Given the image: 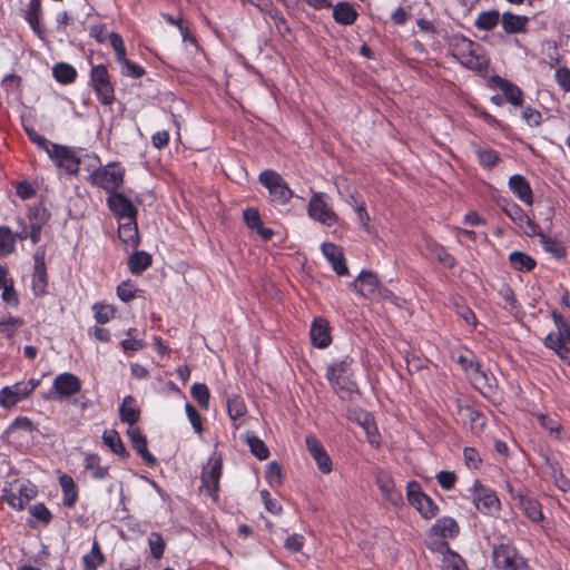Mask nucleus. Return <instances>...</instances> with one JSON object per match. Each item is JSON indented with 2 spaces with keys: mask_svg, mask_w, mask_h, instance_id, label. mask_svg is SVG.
Masks as SVG:
<instances>
[{
  "mask_svg": "<svg viewBox=\"0 0 570 570\" xmlns=\"http://www.w3.org/2000/svg\"><path fill=\"white\" fill-rule=\"evenodd\" d=\"M556 80L558 85L567 92L570 91V69L560 67L556 70Z\"/></svg>",
  "mask_w": 570,
  "mask_h": 570,
  "instance_id": "774afa93",
  "label": "nucleus"
},
{
  "mask_svg": "<svg viewBox=\"0 0 570 570\" xmlns=\"http://www.w3.org/2000/svg\"><path fill=\"white\" fill-rule=\"evenodd\" d=\"M124 169L116 165H107L105 167H100L96 169L90 175V183L96 185L107 193L112 194L116 193L122 186L124 183Z\"/></svg>",
  "mask_w": 570,
  "mask_h": 570,
  "instance_id": "0eeeda50",
  "label": "nucleus"
},
{
  "mask_svg": "<svg viewBox=\"0 0 570 570\" xmlns=\"http://www.w3.org/2000/svg\"><path fill=\"white\" fill-rule=\"evenodd\" d=\"M108 38H109L111 47L115 50L116 60L119 63L126 59V48L124 45V40L120 37V35H118L117 32H111Z\"/></svg>",
  "mask_w": 570,
  "mask_h": 570,
  "instance_id": "052dcab7",
  "label": "nucleus"
},
{
  "mask_svg": "<svg viewBox=\"0 0 570 570\" xmlns=\"http://www.w3.org/2000/svg\"><path fill=\"white\" fill-rule=\"evenodd\" d=\"M540 243L544 250L550 253L553 257L559 259L566 256V247L558 239L540 234Z\"/></svg>",
  "mask_w": 570,
  "mask_h": 570,
  "instance_id": "a18cd8bd",
  "label": "nucleus"
},
{
  "mask_svg": "<svg viewBox=\"0 0 570 570\" xmlns=\"http://www.w3.org/2000/svg\"><path fill=\"white\" fill-rule=\"evenodd\" d=\"M528 18L525 16H518L511 12L502 14L501 24L507 33H518L525 30Z\"/></svg>",
  "mask_w": 570,
  "mask_h": 570,
  "instance_id": "2f4dec72",
  "label": "nucleus"
},
{
  "mask_svg": "<svg viewBox=\"0 0 570 570\" xmlns=\"http://www.w3.org/2000/svg\"><path fill=\"white\" fill-rule=\"evenodd\" d=\"M151 262L153 258L150 254L144 250H139L130 255L128 259V266L131 274L140 275L151 265Z\"/></svg>",
  "mask_w": 570,
  "mask_h": 570,
  "instance_id": "f704fd0d",
  "label": "nucleus"
},
{
  "mask_svg": "<svg viewBox=\"0 0 570 570\" xmlns=\"http://www.w3.org/2000/svg\"><path fill=\"white\" fill-rule=\"evenodd\" d=\"M191 396L199 403L204 409H208L209 405V390L204 383H195L190 389Z\"/></svg>",
  "mask_w": 570,
  "mask_h": 570,
  "instance_id": "5fc2aeb1",
  "label": "nucleus"
},
{
  "mask_svg": "<svg viewBox=\"0 0 570 570\" xmlns=\"http://www.w3.org/2000/svg\"><path fill=\"white\" fill-rule=\"evenodd\" d=\"M472 500L475 508L484 513H493L499 511L500 501L495 492L475 480L472 487Z\"/></svg>",
  "mask_w": 570,
  "mask_h": 570,
  "instance_id": "4468645a",
  "label": "nucleus"
},
{
  "mask_svg": "<svg viewBox=\"0 0 570 570\" xmlns=\"http://www.w3.org/2000/svg\"><path fill=\"white\" fill-rule=\"evenodd\" d=\"M478 159L483 167L492 168L499 160V154L493 149H479Z\"/></svg>",
  "mask_w": 570,
  "mask_h": 570,
  "instance_id": "13d9d810",
  "label": "nucleus"
},
{
  "mask_svg": "<svg viewBox=\"0 0 570 570\" xmlns=\"http://www.w3.org/2000/svg\"><path fill=\"white\" fill-rule=\"evenodd\" d=\"M456 362L478 391L483 395H489L493 392L495 377L482 368L472 352L466 351L460 354Z\"/></svg>",
  "mask_w": 570,
  "mask_h": 570,
  "instance_id": "f257e3e1",
  "label": "nucleus"
},
{
  "mask_svg": "<svg viewBox=\"0 0 570 570\" xmlns=\"http://www.w3.org/2000/svg\"><path fill=\"white\" fill-rule=\"evenodd\" d=\"M30 513L36 518L38 519L39 521H41L42 523L45 524H48L51 519H52V514L51 512L49 511V509L42 504V503H38V504H35L30 508Z\"/></svg>",
  "mask_w": 570,
  "mask_h": 570,
  "instance_id": "0e129e2a",
  "label": "nucleus"
},
{
  "mask_svg": "<svg viewBox=\"0 0 570 570\" xmlns=\"http://www.w3.org/2000/svg\"><path fill=\"white\" fill-rule=\"evenodd\" d=\"M81 389L80 380L71 373L58 374L52 384V392L57 399L69 397L77 394Z\"/></svg>",
  "mask_w": 570,
  "mask_h": 570,
  "instance_id": "6ab92c4d",
  "label": "nucleus"
},
{
  "mask_svg": "<svg viewBox=\"0 0 570 570\" xmlns=\"http://www.w3.org/2000/svg\"><path fill=\"white\" fill-rule=\"evenodd\" d=\"M425 244L429 253L434 256L444 267L453 268L455 266V258L449 254L442 245L432 239H426Z\"/></svg>",
  "mask_w": 570,
  "mask_h": 570,
  "instance_id": "72a5a7b5",
  "label": "nucleus"
},
{
  "mask_svg": "<svg viewBox=\"0 0 570 570\" xmlns=\"http://www.w3.org/2000/svg\"><path fill=\"white\" fill-rule=\"evenodd\" d=\"M461 414L469 421L471 430L481 432L485 425V416L480 411L466 405L460 409Z\"/></svg>",
  "mask_w": 570,
  "mask_h": 570,
  "instance_id": "ea45409f",
  "label": "nucleus"
},
{
  "mask_svg": "<svg viewBox=\"0 0 570 570\" xmlns=\"http://www.w3.org/2000/svg\"><path fill=\"white\" fill-rule=\"evenodd\" d=\"M376 484L389 500H394V481L389 472L379 471L376 474Z\"/></svg>",
  "mask_w": 570,
  "mask_h": 570,
  "instance_id": "3c124183",
  "label": "nucleus"
},
{
  "mask_svg": "<svg viewBox=\"0 0 570 570\" xmlns=\"http://www.w3.org/2000/svg\"><path fill=\"white\" fill-rule=\"evenodd\" d=\"M38 490L33 484H21L17 491L13 489L7 494V502L17 510H22L37 495Z\"/></svg>",
  "mask_w": 570,
  "mask_h": 570,
  "instance_id": "412c9836",
  "label": "nucleus"
},
{
  "mask_svg": "<svg viewBox=\"0 0 570 570\" xmlns=\"http://www.w3.org/2000/svg\"><path fill=\"white\" fill-rule=\"evenodd\" d=\"M26 132H27L29 139L33 144H36L39 148L45 150L47 154H48V150H50V148H52V146L55 145V142H51L46 137L38 134L33 128L26 127Z\"/></svg>",
  "mask_w": 570,
  "mask_h": 570,
  "instance_id": "680f3d73",
  "label": "nucleus"
},
{
  "mask_svg": "<svg viewBox=\"0 0 570 570\" xmlns=\"http://www.w3.org/2000/svg\"><path fill=\"white\" fill-rule=\"evenodd\" d=\"M227 411L230 420L235 423L237 419L244 416L247 412L244 400L234 395L227 400Z\"/></svg>",
  "mask_w": 570,
  "mask_h": 570,
  "instance_id": "09e8293b",
  "label": "nucleus"
},
{
  "mask_svg": "<svg viewBox=\"0 0 570 570\" xmlns=\"http://www.w3.org/2000/svg\"><path fill=\"white\" fill-rule=\"evenodd\" d=\"M522 118L531 127H538L542 121V115L532 107H525L522 111Z\"/></svg>",
  "mask_w": 570,
  "mask_h": 570,
  "instance_id": "338daca9",
  "label": "nucleus"
},
{
  "mask_svg": "<svg viewBox=\"0 0 570 570\" xmlns=\"http://www.w3.org/2000/svg\"><path fill=\"white\" fill-rule=\"evenodd\" d=\"M128 436L130 439L132 448L141 456L144 462L153 466L156 463V458L147 449V440L138 428H129Z\"/></svg>",
  "mask_w": 570,
  "mask_h": 570,
  "instance_id": "b1692460",
  "label": "nucleus"
},
{
  "mask_svg": "<svg viewBox=\"0 0 570 570\" xmlns=\"http://www.w3.org/2000/svg\"><path fill=\"white\" fill-rule=\"evenodd\" d=\"M259 183L268 189L273 203L285 205L293 197V191L284 178L276 171L266 169L258 176Z\"/></svg>",
  "mask_w": 570,
  "mask_h": 570,
  "instance_id": "39448f33",
  "label": "nucleus"
},
{
  "mask_svg": "<svg viewBox=\"0 0 570 570\" xmlns=\"http://www.w3.org/2000/svg\"><path fill=\"white\" fill-rule=\"evenodd\" d=\"M442 560V570H466L465 561L456 553L446 551Z\"/></svg>",
  "mask_w": 570,
  "mask_h": 570,
  "instance_id": "864d4df0",
  "label": "nucleus"
},
{
  "mask_svg": "<svg viewBox=\"0 0 570 570\" xmlns=\"http://www.w3.org/2000/svg\"><path fill=\"white\" fill-rule=\"evenodd\" d=\"M334 20L341 24H352L356 20L357 12L352 4L340 2L333 8Z\"/></svg>",
  "mask_w": 570,
  "mask_h": 570,
  "instance_id": "c9c22d12",
  "label": "nucleus"
},
{
  "mask_svg": "<svg viewBox=\"0 0 570 570\" xmlns=\"http://www.w3.org/2000/svg\"><path fill=\"white\" fill-rule=\"evenodd\" d=\"M244 220L248 228L256 230L262 224V218L256 208L249 207L244 210Z\"/></svg>",
  "mask_w": 570,
  "mask_h": 570,
  "instance_id": "e2e57ef3",
  "label": "nucleus"
},
{
  "mask_svg": "<svg viewBox=\"0 0 570 570\" xmlns=\"http://www.w3.org/2000/svg\"><path fill=\"white\" fill-rule=\"evenodd\" d=\"M499 11L490 10L481 12L478 16L474 24L479 30L490 31L499 23Z\"/></svg>",
  "mask_w": 570,
  "mask_h": 570,
  "instance_id": "37998d69",
  "label": "nucleus"
},
{
  "mask_svg": "<svg viewBox=\"0 0 570 570\" xmlns=\"http://www.w3.org/2000/svg\"><path fill=\"white\" fill-rule=\"evenodd\" d=\"M148 544L150 548L151 556L155 559H160L165 550V542L163 540V537L157 532L150 533L148 538Z\"/></svg>",
  "mask_w": 570,
  "mask_h": 570,
  "instance_id": "6e6d98bb",
  "label": "nucleus"
},
{
  "mask_svg": "<svg viewBox=\"0 0 570 570\" xmlns=\"http://www.w3.org/2000/svg\"><path fill=\"white\" fill-rule=\"evenodd\" d=\"M86 570H96L105 561L97 540L94 541L91 551L82 558Z\"/></svg>",
  "mask_w": 570,
  "mask_h": 570,
  "instance_id": "c03bdc74",
  "label": "nucleus"
},
{
  "mask_svg": "<svg viewBox=\"0 0 570 570\" xmlns=\"http://www.w3.org/2000/svg\"><path fill=\"white\" fill-rule=\"evenodd\" d=\"M118 236L124 244L136 248L139 244L136 219L121 220L118 228Z\"/></svg>",
  "mask_w": 570,
  "mask_h": 570,
  "instance_id": "bb28decb",
  "label": "nucleus"
},
{
  "mask_svg": "<svg viewBox=\"0 0 570 570\" xmlns=\"http://www.w3.org/2000/svg\"><path fill=\"white\" fill-rule=\"evenodd\" d=\"M307 214L312 219L327 226L336 222V214L328 205L324 193H313L308 202Z\"/></svg>",
  "mask_w": 570,
  "mask_h": 570,
  "instance_id": "f8f14e48",
  "label": "nucleus"
},
{
  "mask_svg": "<svg viewBox=\"0 0 570 570\" xmlns=\"http://www.w3.org/2000/svg\"><path fill=\"white\" fill-rule=\"evenodd\" d=\"M47 289V272L43 259V253H36L35 268L32 275V291L36 296H41Z\"/></svg>",
  "mask_w": 570,
  "mask_h": 570,
  "instance_id": "393cba45",
  "label": "nucleus"
},
{
  "mask_svg": "<svg viewBox=\"0 0 570 570\" xmlns=\"http://www.w3.org/2000/svg\"><path fill=\"white\" fill-rule=\"evenodd\" d=\"M537 420L541 428L547 430L552 438L557 440L563 439V428L559 419L547 414H538Z\"/></svg>",
  "mask_w": 570,
  "mask_h": 570,
  "instance_id": "e433bc0d",
  "label": "nucleus"
},
{
  "mask_svg": "<svg viewBox=\"0 0 570 570\" xmlns=\"http://www.w3.org/2000/svg\"><path fill=\"white\" fill-rule=\"evenodd\" d=\"M102 441L110 451L118 456L126 459L129 456L118 432L116 430H106L102 434Z\"/></svg>",
  "mask_w": 570,
  "mask_h": 570,
  "instance_id": "473e14b6",
  "label": "nucleus"
},
{
  "mask_svg": "<svg viewBox=\"0 0 570 570\" xmlns=\"http://www.w3.org/2000/svg\"><path fill=\"white\" fill-rule=\"evenodd\" d=\"M48 156L53 161V164L66 174H78L80 157L75 148L55 144L52 148L48 150Z\"/></svg>",
  "mask_w": 570,
  "mask_h": 570,
  "instance_id": "1a4fd4ad",
  "label": "nucleus"
},
{
  "mask_svg": "<svg viewBox=\"0 0 570 570\" xmlns=\"http://www.w3.org/2000/svg\"><path fill=\"white\" fill-rule=\"evenodd\" d=\"M16 236L8 226H0V254L10 255L14 250Z\"/></svg>",
  "mask_w": 570,
  "mask_h": 570,
  "instance_id": "de8ad7c7",
  "label": "nucleus"
},
{
  "mask_svg": "<svg viewBox=\"0 0 570 570\" xmlns=\"http://www.w3.org/2000/svg\"><path fill=\"white\" fill-rule=\"evenodd\" d=\"M557 332H552L544 338L548 348L553 350L562 360L570 356V320L556 316Z\"/></svg>",
  "mask_w": 570,
  "mask_h": 570,
  "instance_id": "423d86ee",
  "label": "nucleus"
},
{
  "mask_svg": "<svg viewBox=\"0 0 570 570\" xmlns=\"http://www.w3.org/2000/svg\"><path fill=\"white\" fill-rule=\"evenodd\" d=\"M95 313V320L100 324L108 323L116 313V308L112 305L105 303H96L92 306Z\"/></svg>",
  "mask_w": 570,
  "mask_h": 570,
  "instance_id": "603ef678",
  "label": "nucleus"
},
{
  "mask_svg": "<svg viewBox=\"0 0 570 570\" xmlns=\"http://www.w3.org/2000/svg\"><path fill=\"white\" fill-rule=\"evenodd\" d=\"M59 484L63 493V504L68 508H72L78 499V490L73 479L68 474H62L59 478Z\"/></svg>",
  "mask_w": 570,
  "mask_h": 570,
  "instance_id": "7c9ffc66",
  "label": "nucleus"
},
{
  "mask_svg": "<svg viewBox=\"0 0 570 570\" xmlns=\"http://www.w3.org/2000/svg\"><path fill=\"white\" fill-rule=\"evenodd\" d=\"M497 83L499 89L503 92L507 101L514 106H520L522 104L523 92L518 86L500 77L497 79Z\"/></svg>",
  "mask_w": 570,
  "mask_h": 570,
  "instance_id": "c756f323",
  "label": "nucleus"
},
{
  "mask_svg": "<svg viewBox=\"0 0 570 570\" xmlns=\"http://www.w3.org/2000/svg\"><path fill=\"white\" fill-rule=\"evenodd\" d=\"M140 411L136 406V401L131 395L124 397L119 407V417L124 423L129 424L130 428L139 420Z\"/></svg>",
  "mask_w": 570,
  "mask_h": 570,
  "instance_id": "c85d7f7f",
  "label": "nucleus"
},
{
  "mask_svg": "<svg viewBox=\"0 0 570 570\" xmlns=\"http://www.w3.org/2000/svg\"><path fill=\"white\" fill-rule=\"evenodd\" d=\"M459 530V524L453 518L444 517L439 519L433 525L432 532H434L435 535H439L442 540L432 542L431 548L439 551H449V544L445 539H452L456 537Z\"/></svg>",
  "mask_w": 570,
  "mask_h": 570,
  "instance_id": "dca6fc26",
  "label": "nucleus"
},
{
  "mask_svg": "<svg viewBox=\"0 0 570 570\" xmlns=\"http://www.w3.org/2000/svg\"><path fill=\"white\" fill-rule=\"evenodd\" d=\"M85 468L91 472V476L96 480H102L109 475L108 468L100 465V458L97 454H88L86 456Z\"/></svg>",
  "mask_w": 570,
  "mask_h": 570,
  "instance_id": "a19ab883",
  "label": "nucleus"
},
{
  "mask_svg": "<svg viewBox=\"0 0 570 570\" xmlns=\"http://www.w3.org/2000/svg\"><path fill=\"white\" fill-rule=\"evenodd\" d=\"M52 73L55 79L60 83L73 82L77 76L76 69L71 65L65 62L57 63L52 68Z\"/></svg>",
  "mask_w": 570,
  "mask_h": 570,
  "instance_id": "79ce46f5",
  "label": "nucleus"
},
{
  "mask_svg": "<svg viewBox=\"0 0 570 570\" xmlns=\"http://www.w3.org/2000/svg\"><path fill=\"white\" fill-rule=\"evenodd\" d=\"M322 252L338 275H347L348 268L342 249L333 243H324Z\"/></svg>",
  "mask_w": 570,
  "mask_h": 570,
  "instance_id": "5701e85b",
  "label": "nucleus"
},
{
  "mask_svg": "<svg viewBox=\"0 0 570 570\" xmlns=\"http://www.w3.org/2000/svg\"><path fill=\"white\" fill-rule=\"evenodd\" d=\"M245 442L250 449V452L261 461L268 459L269 451L265 443L257 436L246 434L244 436Z\"/></svg>",
  "mask_w": 570,
  "mask_h": 570,
  "instance_id": "49530a36",
  "label": "nucleus"
},
{
  "mask_svg": "<svg viewBox=\"0 0 570 570\" xmlns=\"http://www.w3.org/2000/svg\"><path fill=\"white\" fill-rule=\"evenodd\" d=\"M351 365L352 358L345 357L333 363L326 370V377L341 399L350 397L357 391V384L352 379Z\"/></svg>",
  "mask_w": 570,
  "mask_h": 570,
  "instance_id": "f03ea898",
  "label": "nucleus"
},
{
  "mask_svg": "<svg viewBox=\"0 0 570 570\" xmlns=\"http://www.w3.org/2000/svg\"><path fill=\"white\" fill-rule=\"evenodd\" d=\"M509 490L515 505L521 509L532 522L542 521V508L534 497L530 495L529 492L524 489L514 491L512 487H509Z\"/></svg>",
  "mask_w": 570,
  "mask_h": 570,
  "instance_id": "2eb2a0df",
  "label": "nucleus"
},
{
  "mask_svg": "<svg viewBox=\"0 0 570 570\" xmlns=\"http://www.w3.org/2000/svg\"><path fill=\"white\" fill-rule=\"evenodd\" d=\"M305 443L320 471L324 474L330 473L332 471V460L322 443L314 435H307Z\"/></svg>",
  "mask_w": 570,
  "mask_h": 570,
  "instance_id": "aec40b11",
  "label": "nucleus"
},
{
  "mask_svg": "<svg viewBox=\"0 0 570 570\" xmlns=\"http://www.w3.org/2000/svg\"><path fill=\"white\" fill-rule=\"evenodd\" d=\"M511 266L519 272H530L535 267V261L522 252H512L509 255Z\"/></svg>",
  "mask_w": 570,
  "mask_h": 570,
  "instance_id": "58836bf2",
  "label": "nucleus"
},
{
  "mask_svg": "<svg viewBox=\"0 0 570 570\" xmlns=\"http://www.w3.org/2000/svg\"><path fill=\"white\" fill-rule=\"evenodd\" d=\"M266 480L271 485H281L283 482L282 469L277 462H269L265 471Z\"/></svg>",
  "mask_w": 570,
  "mask_h": 570,
  "instance_id": "4d7b16f0",
  "label": "nucleus"
},
{
  "mask_svg": "<svg viewBox=\"0 0 570 570\" xmlns=\"http://www.w3.org/2000/svg\"><path fill=\"white\" fill-rule=\"evenodd\" d=\"M512 193L527 205L533 202V195L529 181L522 175H513L509 179Z\"/></svg>",
  "mask_w": 570,
  "mask_h": 570,
  "instance_id": "a878e982",
  "label": "nucleus"
},
{
  "mask_svg": "<svg viewBox=\"0 0 570 570\" xmlns=\"http://www.w3.org/2000/svg\"><path fill=\"white\" fill-rule=\"evenodd\" d=\"M119 65L121 66V73L124 76L131 78H140L145 75V69L141 66L130 61L127 58L119 62Z\"/></svg>",
  "mask_w": 570,
  "mask_h": 570,
  "instance_id": "bf43d9fd",
  "label": "nucleus"
},
{
  "mask_svg": "<svg viewBox=\"0 0 570 570\" xmlns=\"http://www.w3.org/2000/svg\"><path fill=\"white\" fill-rule=\"evenodd\" d=\"M222 476V460L210 459L202 473V484L208 491L209 495L216 500L219 491V480Z\"/></svg>",
  "mask_w": 570,
  "mask_h": 570,
  "instance_id": "f3484780",
  "label": "nucleus"
},
{
  "mask_svg": "<svg viewBox=\"0 0 570 570\" xmlns=\"http://www.w3.org/2000/svg\"><path fill=\"white\" fill-rule=\"evenodd\" d=\"M41 2L40 0H30L26 10V20L29 26L41 39L46 36V30L40 24Z\"/></svg>",
  "mask_w": 570,
  "mask_h": 570,
  "instance_id": "cd10ccee",
  "label": "nucleus"
},
{
  "mask_svg": "<svg viewBox=\"0 0 570 570\" xmlns=\"http://www.w3.org/2000/svg\"><path fill=\"white\" fill-rule=\"evenodd\" d=\"M503 212L520 228H524V224L529 223V216L517 204H508L503 207Z\"/></svg>",
  "mask_w": 570,
  "mask_h": 570,
  "instance_id": "8fccbe9b",
  "label": "nucleus"
},
{
  "mask_svg": "<svg viewBox=\"0 0 570 570\" xmlns=\"http://www.w3.org/2000/svg\"><path fill=\"white\" fill-rule=\"evenodd\" d=\"M90 78L99 101L102 105H110L115 100V91L107 67L105 65L94 66Z\"/></svg>",
  "mask_w": 570,
  "mask_h": 570,
  "instance_id": "9d476101",
  "label": "nucleus"
},
{
  "mask_svg": "<svg viewBox=\"0 0 570 570\" xmlns=\"http://www.w3.org/2000/svg\"><path fill=\"white\" fill-rule=\"evenodd\" d=\"M32 216L33 219L28 234L32 244L36 245L40 240L41 226L48 219L49 215L46 209L37 207L35 208Z\"/></svg>",
  "mask_w": 570,
  "mask_h": 570,
  "instance_id": "4c0bfd02",
  "label": "nucleus"
},
{
  "mask_svg": "<svg viewBox=\"0 0 570 570\" xmlns=\"http://www.w3.org/2000/svg\"><path fill=\"white\" fill-rule=\"evenodd\" d=\"M492 560L498 570H521L525 567L523 558L509 542L493 546Z\"/></svg>",
  "mask_w": 570,
  "mask_h": 570,
  "instance_id": "6e6552de",
  "label": "nucleus"
},
{
  "mask_svg": "<svg viewBox=\"0 0 570 570\" xmlns=\"http://www.w3.org/2000/svg\"><path fill=\"white\" fill-rule=\"evenodd\" d=\"M32 429V422L27 416H19L9 425V428L6 430V434L9 435L16 430L31 432Z\"/></svg>",
  "mask_w": 570,
  "mask_h": 570,
  "instance_id": "69168bd1",
  "label": "nucleus"
},
{
  "mask_svg": "<svg viewBox=\"0 0 570 570\" xmlns=\"http://www.w3.org/2000/svg\"><path fill=\"white\" fill-rule=\"evenodd\" d=\"M451 46L452 56L455 57L462 66L478 71L485 68L487 61L484 57L480 55V45L465 37H455Z\"/></svg>",
  "mask_w": 570,
  "mask_h": 570,
  "instance_id": "7ed1b4c3",
  "label": "nucleus"
},
{
  "mask_svg": "<svg viewBox=\"0 0 570 570\" xmlns=\"http://www.w3.org/2000/svg\"><path fill=\"white\" fill-rule=\"evenodd\" d=\"M352 286L357 294L371 301L395 298L392 292L380 285L376 275L370 271H363Z\"/></svg>",
  "mask_w": 570,
  "mask_h": 570,
  "instance_id": "20e7f679",
  "label": "nucleus"
},
{
  "mask_svg": "<svg viewBox=\"0 0 570 570\" xmlns=\"http://www.w3.org/2000/svg\"><path fill=\"white\" fill-rule=\"evenodd\" d=\"M39 381L29 380L28 382H18L10 386H4L0 391V406L10 409L21 400L28 397L38 386Z\"/></svg>",
  "mask_w": 570,
  "mask_h": 570,
  "instance_id": "9b49d317",
  "label": "nucleus"
},
{
  "mask_svg": "<svg viewBox=\"0 0 570 570\" xmlns=\"http://www.w3.org/2000/svg\"><path fill=\"white\" fill-rule=\"evenodd\" d=\"M309 335L315 347H327L332 341L328 322L323 317H316L312 323Z\"/></svg>",
  "mask_w": 570,
  "mask_h": 570,
  "instance_id": "4be33fe9",
  "label": "nucleus"
},
{
  "mask_svg": "<svg viewBox=\"0 0 570 570\" xmlns=\"http://www.w3.org/2000/svg\"><path fill=\"white\" fill-rule=\"evenodd\" d=\"M407 500L420 514L425 519H431L438 513V505L433 500L422 492L420 485L416 482H410L407 484Z\"/></svg>",
  "mask_w": 570,
  "mask_h": 570,
  "instance_id": "ddd939ff",
  "label": "nucleus"
},
{
  "mask_svg": "<svg viewBox=\"0 0 570 570\" xmlns=\"http://www.w3.org/2000/svg\"><path fill=\"white\" fill-rule=\"evenodd\" d=\"M109 209L119 218V220L136 219L137 208L130 199L121 193H112L107 198Z\"/></svg>",
  "mask_w": 570,
  "mask_h": 570,
  "instance_id": "a211bd4d",
  "label": "nucleus"
}]
</instances>
